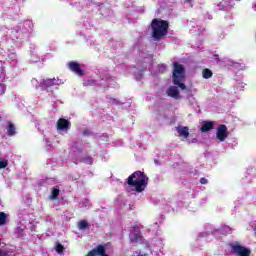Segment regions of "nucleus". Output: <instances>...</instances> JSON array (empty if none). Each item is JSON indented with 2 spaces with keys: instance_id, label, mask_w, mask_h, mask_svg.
<instances>
[{
  "instance_id": "nucleus-1",
  "label": "nucleus",
  "mask_w": 256,
  "mask_h": 256,
  "mask_svg": "<svg viewBox=\"0 0 256 256\" xmlns=\"http://www.w3.org/2000/svg\"><path fill=\"white\" fill-rule=\"evenodd\" d=\"M149 178L142 171H135L127 179L126 183L130 187H134L136 193H143L147 189V180Z\"/></svg>"
},
{
  "instance_id": "nucleus-2",
  "label": "nucleus",
  "mask_w": 256,
  "mask_h": 256,
  "mask_svg": "<svg viewBox=\"0 0 256 256\" xmlns=\"http://www.w3.org/2000/svg\"><path fill=\"white\" fill-rule=\"evenodd\" d=\"M151 27L152 36L156 41L163 39L169 33V22L166 20L155 18L152 20Z\"/></svg>"
},
{
  "instance_id": "nucleus-3",
  "label": "nucleus",
  "mask_w": 256,
  "mask_h": 256,
  "mask_svg": "<svg viewBox=\"0 0 256 256\" xmlns=\"http://www.w3.org/2000/svg\"><path fill=\"white\" fill-rule=\"evenodd\" d=\"M173 67L172 81L182 91H185L187 86L182 83L183 79H185V67L182 64H179V62H173Z\"/></svg>"
},
{
  "instance_id": "nucleus-4",
  "label": "nucleus",
  "mask_w": 256,
  "mask_h": 256,
  "mask_svg": "<svg viewBox=\"0 0 256 256\" xmlns=\"http://www.w3.org/2000/svg\"><path fill=\"white\" fill-rule=\"evenodd\" d=\"M232 253L238 256H251V249L241 246L239 244L232 245Z\"/></svg>"
},
{
  "instance_id": "nucleus-5",
  "label": "nucleus",
  "mask_w": 256,
  "mask_h": 256,
  "mask_svg": "<svg viewBox=\"0 0 256 256\" xmlns=\"http://www.w3.org/2000/svg\"><path fill=\"white\" fill-rule=\"evenodd\" d=\"M229 137V131L227 129V126L225 124H221L217 127L216 131V138L220 141L223 142Z\"/></svg>"
},
{
  "instance_id": "nucleus-6",
  "label": "nucleus",
  "mask_w": 256,
  "mask_h": 256,
  "mask_svg": "<svg viewBox=\"0 0 256 256\" xmlns=\"http://www.w3.org/2000/svg\"><path fill=\"white\" fill-rule=\"evenodd\" d=\"M107 244H100L96 248L90 250L86 256H109L105 251Z\"/></svg>"
},
{
  "instance_id": "nucleus-7",
  "label": "nucleus",
  "mask_w": 256,
  "mask_h": 256,
  "mask_svg": "<svg viewBox=\"0 0 256 256\" xmlns=\"http://www.w3.org/2000/svg\"><path fill=\"white\" fill-rule=\"evenodd\" d=\"M68 69L69 71H72V73H75L79 77H83V75H85V72L83 71V69H81V65H79V63L75 61H71L68 63Z\"/></svg>"
},
{
  "instance_id": "nucleus-8",
  "label": "nucleus",
  "mask_w": 256,
  "mask_h": 256,
  "mask_svg": "<svg viewBox=\"0 0 256 256\" xmlns=\"http://www.w3.org/2000/svg\"><path fill=\"white\" fill-rule=\"evenodd\" d=\"M57 129L59 131H68V129H71V122L65 118H60L57 121Z\"/></svg>"
},
{
  "instance_id": "nucleus-9",
  "label": "nucleus",
  "mask_w": 256,
  "mask_h": 256,
  "mask_svg": "<svg viewBox=\"0 0 256 256\" xmlns=\"http://www.w3.org/2000/svg\"><path fill=\"white\" fill-rule=\"evenodd\" d=\"M168 97H172L173 99H179V90L175 86H170L166 91Z\"/></svg>"
},
{
  "instance_id": "nucleus-10",
  "label": "nucleus",
  "mask_w": 256,
  "mask_h": 256,
  "mask_svg": "<svg viewBox=\"0 0 256 256\" xmlns=\"http://www.w3.org/2000/svg\"><path fill=\"white\" fill-rule=\"evenodd\" d=\"M177 133H179L180 137H183L184 139H189V127H178Z\"/></svg>"
},
{
  "instance_id": "nucleus-11",
  "label": "nucleus",
  "mask_w": 256,
  "mask_h": 256,
  "mask_svg": "<svg viewBox=\"0 0 256 256\" xmlns=\"http://www.w3.org/2000/svg\"><path fill=\"white\" fill-rule=\"evenodd\" d=\"M214 126H215V124H213V122L206 121L201 126L200 131H202V133H207V131H211V129H213Z\"/></svg>"
},
{
  "instance_id": "nucleus-12",
  "label": "nucleus",
  "mask_w": 256,
  "mask_h": 256,
  "mask_svg": "<svg viewBox=\"0 0 256 256\" xmlns=\"http://www.w3.org/2000/svg\"><path fill=\"white\" fill-rule=\"evenodd\" d=\"M143 236H141V232L134 233L130 238L131 243H141Z\"/></svg>"
},
{
  "instance_id": "nucleus-13",
  "label": "nucleus",
  "mask_w": 256,
  "mask_h": 256,
  "mask_svg": "<svg viewBox=\"0 0 256 256\" xmlns=\"http://www.w3.org/2000/svg\"><path fill=\"white\" fill-rule=\"evenodd\" d=\"M15 133H17L16 128H15V124L9 123L8 126H7V135L9 137H13V135H15Z\"/></svg>"
},
{
  "instance_id": "nucleus-14",
  "label": "nucleus",
  "mask_w": 256,
  "mask_h": 256,
  "mask_svg": "<svg viewBox=\"0 0 256 256\" xmlns=\"http://www.w3.org/2000/svg\"><path fill=\"white\" fill-rule=\"evenodd\" d=\"M202 77L203 79H211L213 77V71L209 68H205L202 70Z\"/></svg>"
},
{
  "instance_id": "nucleus-15",
  "label": "nucleus",
  "mask_w": 256,
  "mask_h": 256,
  "mask_svg": "<svg viewBox=\"0 0 256 256\" xmlns=\"http://www.w3.org/2000/svg\"><path fill=\"white\" fill-rule=\"evenodd\" d=\"M53 85H59L57 80L47 79L44 81V87H46V89H49V87H53Z\"/></svg>"
},
{
  "instance_id": "nucleus-16",
  "label": "nucleus",
  "mask_w": 256,
  "mask_h": 256,
  "mask_svg": "<svg viewBox=\"0 0 256 256\" xmlns=\"http://www.w3.org/2000/svg\"><path fill=\"white\" fill-rule=\"evenodd\" d=\"M77 227L78 229H80V231H85V229L89 227V222H87L86 220H80Z\"/></svg>"
},
{
  "instance_id": "nucleus-17",
  "label": "nucleus",
  "mask_w": 256,
  "mask_h": 256,
  "mask_svg": "<svg viewBox=\"0 0 256 256\" xmlns=\"http://www.w3.org/2000/svg\"><path fill=\"white\" fill-rule=\"evenodd\" d=\"M7 223V214L5 212H0V226Z\"/></svg>"
},
{
  "instance_id": "nucleus-18",
  "label": "nucleus",
  "mask_w": 256,
  "mask_h": 256,
  "mask_svg": "<svg viewBox=\"0 0 256 256\" xmlns=\"http://www.w3.org/2000/svg\"><path fill=\"white\" fill-rule=\"evenodd\" d=\"M55 251L56 253H58L59 255H63V251H65V247L62 246L61 243H57L55 246Z\"/></svg>"
},
{
  "instance_id": "nucleus-19",
  "label": "nucleus",
  "mask_w": 256,
  "mask_h": 256,
  "mask_svg": "<svg viewBox=\"0 0 256 256\" xmlns=\"http://www.w3.org/2000/svg\"><path fill=\"white\" fill-rule=\"evenodd\" d=\"M60 190L57 188L52 189L51 199H57L59 197Z\"/></svg>"
},
{
  "instance_id": "nucleus-20",
  "label": "nucleus",
  "mask_w": 256,
  "mask_h": 256,
  "mask_svg": "<svg viewBox=\"0 0 256 256\" xmlns=\"http://www.w3.org/2000/svg\"><path fill=\"white\" fill-rule=\"evenodd\" d=\"M82 161L87 165H93V158H91V156H87L86 158H83Z\"/></svg>"
},
{
  "instance_id": "nucleus-21",
  "label": "nucleus",
  "mask_w": 256,
  "mask_h": 256,
  "mask_svg": "<svg viewBox=\"0 0 256 256\" xmlns=\"http://www.w3.org/2000/svg\"><path fill=\"white\" fill-rule=\"evenodd\" d=\"M7 165H9V161L7 160L0 161V169H5Z\"/></svg>"
},
{
  "instance_id": "nucleus-22",
  "label": "nucleus",
  "mask_w": 256,
  "mask_h": 256,
  "mask_svg": "<svg viewBox=\"0 0 256 256\" xmlns=\"http://www.w3.org/2000/svg\"><path fill=\"white\" fill-rule=\"evenodd\" d=\"M200 183H201V185H207V183H209V181L207 180V178H200Z\"/></svg>"
},
{
  "instance_id": "nucleus-23",
  "label": "nucleus",
  "mask_w": 256,
  "mask_h": 256,
  "mask_svg": "<svg viewBox=\"0 0 256 256\" xmlns=\"http://www.w3.org/2000/svg\"><path fill=\"white\" fill-rule=\"evenodd\" d=\"M132 229H133V231H135V233H141L139 226H134Z\"/></svg>"
},
{
  "instance_id": "nucleus-24",
  "label": "nucleus",
  "mask_w": 256,
  "mask_h": 256,
  "mask_svg": "<svg viewBox=\"0 0 256 256\" xmlns=\"http://www.w3.org/2000/svg\"><path fill=\"white\" fill-rule=\"evenodd\" d=\"M0 256H7V252L0 248Z\"/></svg>"
},
{
  "instance_id": "nucleus-25",
  "label": "nucleus",
  "mask_w": 256,
  "mask_h": 256,
  "mask_svg": "<svg viewBox=\"0 0 256 256\" xmlns=\"http://www.w3.org/2000/svg\"><path fill=\"white\" fill-rule=\"evenodd\" d=\"M213 58H214L216 61H219V55L215 54V55L213 56Z\"/></svg>"
},
{
  "instance_id": "nucleus-26",
  "label": "nucleus",
  "mask_w": 256,
  "mask_h": 256,
  "mask_svg": "<svg viewBox=\"0 0 256 256\" xmlns=\"http://www.w3.org/2000/svg\"><path fill=\"white\" fill-rule=\"evenodd\" d=\"M88 133H89V130L85 129L84 130V135H88Z\"/></svg>"
},
{
  "instance_id": "nucleus-27",
  "label": "nucleus",
  "mask_w": 256,
  "mask_h": 256,
  "mask_svg": "<svg viewBox=\"0 0 256 256\" xmlns=\"http://www.w3.org/2000/svg\"><path fill=\"white\" fill-rule=\"evenodd\" d=\"M193 0H185V3H191Z\"/></svg>"
}]
</instances>
